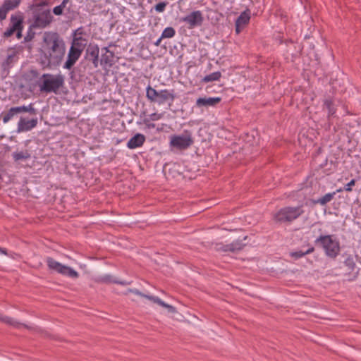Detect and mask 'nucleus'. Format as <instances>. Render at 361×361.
Masks as SVG:
<instances>
[{
	"instance_id": "obj_41",
	"label": "nucleus",
	"mask_w": 361,
	"mask_h": 361,
	"mask_svg": "<svg viewBox=\"0 0 361 361\" xmlns=\"http://www.w3.org/2000/svg\"><path fill=\"white\" fill-rule=\"evenodd\" d=\"M143 122L149 128H155V124L153 123H150L148 118H145Z\"/></svg>"
},
{
	"instance_id": "obj_8",
	"label": "nucleus",
	"mask_w": 361,
	"mask_h": 361,
	"mask_svg": "<svg viewBox=\"0 0 361 361\" xmlns=\"http://www.w3.org/2000/svg\"><path fill=\"white\" fill-rule=\"evenodd\" d=\"M23 14L20 11H18L15 14L11 15L9 25L4 32V37H10L16 33V37L18 39H21L23 37L22 32L23 30Z\"/></svg>"
},
{
	"instance_id": "obj_6",
	"label": "nucleus",
	"mask_w": 361,
	"mask_h": 361,
	"mask_svg": "<svg viewBox=\"0 0 361 361\" xmlns=\"http://www.w3.org/2000/svg\"><path fill=\"white\" fill-rule=\"evenodd\" d=\"M27 112L29 115H37L38 114V111L34 107V104L30 103L27 106H12L8 110L3 111L0 114V120L4 123H7L13 118H17L20 114Z\"/></svg>"
},
{
	"instance_id": "obj_33",
	"label": "nucleus",
	"mask_w": 361,
	"mask_h": 361,
	"mask_svg": "<svg viewBox=\"0 0 361 361\" xmlns=\"http://www.w3.org/2000/svg\"><path fill=\"white\" fill-rule=\"evenodd\" d=\"M128 293H134L137 295H139L142 298H147L149 300H151V298H154V295H147V294H145L142 292H140L139 290L137 289H128L127 290V293L126 294H127Z\"/></svg>"
},
{
	"instance_id": "obj_21",
	"label": "nucleus",
	"mask_w": 361,
	"mask_h": 361,
	"mask_svg": "<svg viewBox=\"0 0 361 361\" xmlns=\"http://www.w3.org/2000/svg\"><path fill=\"white\" fill-rule=\"evenodd\" d=\"M114 53H102L99 63L102 66H111L114 62Z\"/></svg>"
},
{
	"instance_id": "obj_42",
	"label": "nucleus",
	"mask_w": 361,
	"mask_h": 361,
	"mask_svg": "<svg viewBox=\"0 0 361 361\" xmlns=\"http://www.w3.org/2000/svg\"><path fill=\"white\" fill-rule=\"evenodd\" d=\"M114 283H116V284H120V285H123V286H126V285H130V282H127V281H114Z\"/></svg>"
},
{
	"instance_id": "obj_14",
	"label": "nucleus",
	"mask_w": 361,
	"mask_h": 361,
	"mask_svg": "<svg viewBox=\"0 0 361 361\" xmlns=\"http://www.w3.org/2000/svg\"><path fill=\"white\" fill-rule=\"evenodd\" d=\"M82 54L79 49L71 47L67 55V59L63 67L65 69L71 70Z\"/></svg>"
},
{
	"instance_id": "obj_7",
	"label": "nucleus",
	"mask_w": 361,
	"mask_h": 361,
	"mask_svg": "<svg viewBox=\"0 0 361 361\" xmlns=\"http://www.w3.org/2000/svg\"><path fill=\"white\" fill-rule=\"evenodd\" d=\"M302 205L285 207L280 209L274 215V220L279 223L292 222L304 213Z\"/></svg>"
},
{
	"instance_id": "obj_43",
	"label": "nucleus",
	"mask_w": 361,
	"mask_h": 361,
	"mask_svg": "<svg viewBox=\"0 0 361 361\" xmlns=\"http://www.w3.org/2000/svg\"><path fill=\"white\" fill-rule=\"evenodd\" d=\"M113 44L112 43H111L109 47H103L102 48V53H110V52H112L111 51L109 50V47H111Z\"/></svg>"
},
{
	"instance_id": "obj_1",
	"label": "nucleus",
	"mask_w": 361,
	"mask_h": 361,
	"mask_svg": "<svg viewBox=\"0 0 361 361\" xmlns=\"http://www.w3.org/2000/svg\"><path fill=\"white\" fill-rule=\"evenodd\" d=\"M66 43L57 32H45L39 49V63L43 69L59 66L66 54Z\"/></svg>"
},
{
	"instance_id": "obj_26",
	"label": "nucleus",
	"mask_w": 361,
	"mask_h": 361,
	"mask_svg": "<svg viewBox=\"0 0 361 361\" xmlns=\"http://www.w3.org/2000/svg\"><path fill=\"white\" fill-rule=\"evenodd\" d=\"M221 77V73L220 71H216L214 73H212L209 75H205L202 79V82H209L212 81H218Z\"/></svg>"
},
{
	"instance_id": "obj_30",
	"label": "nucleus",
	"mask_w": 361,
	"mask_h": 361,
	"mask_svg": "<svg viewBox=\"0 0 361 361\" xmlns=\"http://www.w3.org/2000/svg\"><path fill=\"white\" fill-rule=\"evenodd\" d=\"M70 0H63L61 4L59 6H55L53 8V13L56 16H61L63 14V9L66 7V4Z\"/></svg>"
},
{
	"instance_id": "obj_20",
	"label": "nucleus",
	"mask_w": 361,
	"mask_h": 361,
	"mask_svg": "<svg viewBox=\"0 0 361 361\" xmlns=\"http://www.w3.org/2000/svg\"><path fill=\"white\" fill-rule=\"evenodd\" d=\"M247 239V236H245L243 240L238 239L229 243L230 252H236L241 251L246 246V243L243 241Z\"/></svg>"
},
{
	"instance_id": "obj_36",
	"label": "nucleus",
	"mask_w": 361,
	"mask_h": 361,
	"mask_svg": "<svg viewBox=\"0 0 361 361\" xmlns=\"http://www.w3.org/2000/svg\"><path fill=\"white\" fill-rule=\"evenodd\" d=\"M169 3L167 1H161L157 4L154 8L158 13H162L165 11Z\"/></svg>"
},
{
	"instance_id": "obj_13",
	"label": "nucleus",
	"mask_w": 361,
	"mask_h": 361,
	"mask_svg": "<svg viewBox=\"0 0 361 361\" xmlns=\"http://www.w3.org/2000/svg\"><path fill=\"white\" fill-rule=\"evenodd\" d=\"M99 48L96 44L90 43L86 49L85 59L90 61H92L94 68H97L99 66Z\"/></svg>"
},
{
	"instance_id": "obj_11",
	"label": "nucleus",
	"mask_w": 361,
	"mask_h": 361,
	"mask_svg": "<svg viewBox=\"0 0 361 361\" xmlns=\"http://www.w3.org/2000/svg\"><path fill=\"white\" fill-rule=\"evenodd\" d=\"M30 118L26 116H20L18 122L17 132H27L35 128L38 123L37 115H30Z\"/></svg>"
},
{
	"instance_id": "obj_48",
	"label": "nucleus",
	"mask_w": 361,
	"mask_h": 361,
	"mask_svg": "<svg viewBox=\"0 0 361 361\" xmlns=\"http://www.w3.org/2000/svg\"><path fill=\"white\" fill-rule=\"evenodd\" d=\"M326 164H327V159H326L324 164L326 165Z\"/></svg>"
},
{
	"instance_id": "obj_17",
	"label": "nucleus",
	"mask_w": 361,
	"mask_h": 361,
	"mask_svg": "<svg viewBox=\"0 0 361 361\" xmlns=\"http://www.w3.org/2000/svg\"><path fill=\"white\" fill-rule=\"evenodd\" d=\"M145 136L141 133H137L133 136L127 142V147L130 149H135L142 147L145 142Z\"/></svg>"
},
{
	"instance_id": "obj_40",
	"label": "nucleus",
	"mask_w": 361,
	"mask_h": 361,
	"mask_svg": "<svg viewBox=\"0 0 361 361\" xmlns=\"http://www.w3.org/2000/svg\"><path fill=\"white\" fill-rule=\"evenodd\" d=\"M84 32H83V29L82 27L78 28L77 30H75L73 34V36H82V35H84Z\"/></svg>"
},
{
	"instance_id": "obj_37",
	"label": "nucleus",
	"mask_w": 361,
	"mask_h": 361,
	"mask_svg": "<svg viewBox=\"0 0 361 361\" xmlns=\"http://www.w3.org/2000/svg\"><path fill=\"white\" fill-rule=\"evenodd\" d=\"M28 76L30 79H37L39 76V73L37 69H31L28 71Z\"/></svg>"
},
{
	"instance_id": "obj_9",
	"label": "nucleus",
	"mask_w": 361,
	"mask_h": 361,
	"mask_svg": "<svg viewBox=\"0 0 361 361\" xmlns=\"http://www.w3.org/2000/svg\"><path fill=\"white\" fill-rule=\"evenodd\" d=\"M46 262L49 269L55 271L63 276H68L71 279H77L79 276V274L73 269L56 261L52 257H48Z\"/></svg>"
},
{
	"instance_id": "obj_4",
	"label": "nucleus",
	"mask_w": 361,
	"mask_h": 361,
	"mask_svg": "<svg viewBox=\"0 0 361 361\" xmlns=\"http://www.w3.org/2000/svg\"><path fill=\"white\" fill-rule=\"evenodd\" d=\"M146 98L152 104H157L159 105L164 104L166 102L171 105L175 100V91L174 90H161L157 91L150 85L146 87Z\"/></svg>"
},
{
	"instance_id": "obj_39",
	"label": "nucleus",
	"mask_w": 361,
	"mask_h": 361,
	"mask_svg": "<svg viewBox=\"0 0 361 361\" xmlns=\"http://www.w3.org/2000/svg\"><path fill=\"white\" fill-rule=\"evenodd\" d=\"M99 281L101 282L105 283H114V280L112 279L111 276L106 275V276L102 277Z\"/></svg>"
},
{
	"instance_id": "obj_28",
	"label": "nucleus",
	"mask_w": 361,
	"mask_h": 361,
	"mask_svg": "<svg viewBox=\"0 0 361 361\" xmlns=\"http://www.w3.org/2000/svg\"><path fill=\"white\" fill-rule=\"evenodd\" d=\"M151 301H152L153 302H154L163 307L168 309L170 312H175V311H176V309L173 306L166 304V302H164L163 300H161L159 298H158L157 296H154V298H151Z\"/></svg>"
},
{
	"instance_id": "obj_32",
	"label": "nucleus",
	"mask_w": 361,
	"mask_h": 361,
	"mask_svg": "<svg viewBox=\"0 0 361 361\" xmlns=\"http://www.w3.org/2000/svg\"><path fill=\"white\" fill-rule=\"evenodd\" d=\"M34 28L37 27H32V23L29 26L26 35L24 37V42H29L32 41L35 37V32L33 30Z\"/></svg>"
},
{
	"instance_id": "obj_35",
	"label": "nucleus",
	"mask_w": 361,
	"mask_h": 361,
	"mask_svg": "<svg viewBox=\"0 0 361 361\" xmlns=\"http://www.w3.org/2000/svg\"><path fill=\"white\" fill-rule=\"evenodd\" d=\"M229 244H224L222 243H218L215 244V250L216 251H221V252H230V247H228Z\"/></svg>"
},
{
	"instance_id": "obj_19",
	"label": "nucleus",
	"mask_w": 361,
	"mask_h": 361,
	"mask_svg": "<svg viewBox=\"0 0 361 361\" xmlns=\"http://www.w3.org/2000/svg\"><path fill=\"white\" fill-rule=\"evenodd\" d=\"M87 44V39L82 36H73L71 47L83 51Z\"/></svg>"
},
{
	"instance_id": "obj_34",
	"label": "nucleus",
	"mask_w": 361,
	"mask_h": 361,
	"mask_svg": "<svg viewBox=\"0 0 361 361\" xmlns=\"http://www.w3.org/2000/svg\"><path fill=\"white\" fill-rule=\"evenodd\" d=\"M355 183H356V180L355 179H352L349 183H348L343 188V189L342 188H339L336 190L337 192H342L343 190H345L346 192H351L353 190L352 189V187L354 186L355 185Z\"/></svg>"
},
{
	"instance_id": "obj_10",
	"label": "nucleus",
	"mask_w": 361,
	"mask_h": 361,
	"mask_svg": "<svg viewBox=\"0 0 361 361\" xmlns=\"http://www.w3.org/2000/svg\"><path fill=\"white\" fill-rule=\"evenodd\" d=\"M191 132L185 130L182 135H173L171 137L170 146L177 149H186L193 144Z\"/></svg>"
},
{
	"instance_id": "obj_18",
	"label": "nucleus",
	"mask_w": 361,
	"mask_h": 361,
	"mask_svg": "<svg viewBox=\"0 0 361 361\" xmlns=\"http://www.w3.org/2000/svg\"><path fill=\"white\" fill-rule=\"evenodd\" d=\"M221 101V97H200L196 101V105L199 107L201 106H215Z\"/></svg>"
},
{
	"instance_id": "obj_25",
	"label": "nucleus",
	"mask_w": 361,
	"mask_h": 361,
	"mask_svg": "<svg viewBox=\"0 0 361 361\" xmlns=\"http://www.w3.org/2000/svg\"><path fill=\"white\" fill-rule=\"evenodd\" d=\"M324 106L328 109V118L334 116L336 112V109L334 107V101L332 99H326L324 101Z\"/></svg>"
},
{
	"instance_id": "obj_3",
	"label": "nucleus",
	"mask_w": 361,
	"mask_h": 361,
	"mask_svg": "<svg viewBox=\"0 0 361 361\" xmlns=\"http://www.w3.org/2000/svg\"><path fill=\"white\" fill-rule=\"evenodd\" d=\"M48 4L46 1H42L39 4L32 6L33 13L32 27L43 29L49 26L53 21L54 17L49 8H44Z\"/></svg>"
},
{
	"instance_id": "obj_38",
	"label": "nucleus",
	"mask_w": 361,
	"mask_h": 361,
	"mask_svg": "<svg viewBox=\"0 0 361 361\" xmlns=\"http://www.w3.org/2000/svg\"><path fill=\"white\" fill-rule=\"evenodd\" d=\"M7 13H8L7 10L4 7V6L2 4L0 6V20L6 19Z\"/></svg>"
},
{
	"instance_id": "obj_46",
	"label": "nucleus",
	"mask_w": 361,
	"mask_h": 361,
	"mask_svg": "<svg viewBox=\"0 0 361 361\" xmlns=\"http://www.w3.org/2000/svg\"><path fill=\"white\" fill-rule=\"evenodd\" d=\"M163 38H161V37L154 42V45L155 46H159L160 44H161V42Z\"/></svg>"
},
{
	"instance_id": "obj_2",
	"label": "nucleus",
	"mask_w": 361,
	"mask_h": 361,
	"mask_svg": "<svg viewBox=\"0 0 361 361\" xmlns=\"http://www.w3.org/2000/svg\"><path fill=\"white\" fill-rule=\"evenodd\" d=\"M314 243L317 247L324 250L329 258L334 259L340 254V242L334 235H320Z\"/></svg>"
},
{
	"instance_id": "obj_47",
	"label": "nucleus",
	"mask_w": 361,
	"mask_h": 361,
	"mask_svg": "<svg viewBox=\"0 0 361 361\" xmlns=\"http://www.w3.org/2000/svg\"><path fill=\"white\" fill-rule=\"evenodd\" d=\"M324 164H320V167H321V168H323V167H324Z\"/></svg>"
},
{
	"instance_id": "obj_45",
	"label": "nucleus",
	"mask_w": 361,
	"mask_h": 361,
	"mask_svg": "<svg viewBox=\"0 0 361 361\" xmlns=\"http://www.w3.org/2000/svg\"><path fill=\"white\" fill-rule=\"evenodd\" d=\"M0 253L5 255H8L7 250L6 248L1 247H0Z\"/></svg>"
},
{
	"instance_id": "obj_12",
	"label": "nucleus",
	"mask_w": 361,
	"mask_h": 361,
	"mask_svg": "<svg viewBox=\"0 0 361 361\" xmlns=\"http://www.w3.org/2000/svg\"><path fill=\"white\" fill-rule=\"evenodd\" d=\"M182 21L187 25L189 29H192L200 26L204 21V18L200 11H195L183 17Z\"/></svg>"
},
{
	"instance_id": "obj_29",
	"label": "nucleus",
	"mask_w": 361,
	"mask_h": 361,
	"mask_svg": "<svg viewBox=\"0 0 361 361\" xmlns=\"http://www.w3.org/2000/svg\"><path fill=\"white\" fill-rule=\"evenodd\" d=\"M20 3V0H5L3 5L8 12L11 10H13L17 8Z\"/></svg>"
},
{
	"instance_id": "obj_22",
	"label": "nucleus",
	"mask_w": 361,
	"mask_h": 361,
	"mask_svg": "<svg viewBox=\"0 0 361 361\" xmlns=\"http://www.w3.org/2000/svg\"><path fill=\"white\" fill-rule=\"evenodd\" d=\"M344 264L350 270V274H353L354 277H356L358 274L359 269L355 270L356 264L352 255H349L344 261Z\"/></svg>"
},
{
	"instance_id": "obj_44",
	"label": "nucleus",
	"mask_w": 361,
	"mask_h": 361,
	"mask_svg": "<svg viewBox=\"0 0 361 361\" xmlns=\"http://www.w3.org/2000/svg\"><path fill=\"white\" fill-rule=\"evenodd\" d=\"M150 117H151V119L152 121H155V120H158L160 118V116H158L157 114L154 113L150 115Z\"/></svg>"
},
{
	"instance_id": "obj_23",
	"label": "nucleus",
	"mask_w": 361,
	"mask_h": 361,
	"mask_svg": "<svg viewBox=\"0 0 361 361\" xmlns=\"http://www.w3.org/2000/svg\"><path fill=\"white\" fill-rule=\"evenodd\" d=\"M336 192L327 193L317 200H311V202H312L313 204H319L321 205H325L334 199Z\"/></svg>"
},
{
	"instance_id": "obj_31",
	"label": "nucleus",
	"mask_w": 361,
	"mask_h": 361,
	"mask_svg": "<svg viewBox=\"0 0 361 361\" xmlns=\"http://www.w3.org/2000/svg\"><path fill=\"white\" fill-rule=\"evenodd\" d=\"M176 35V30L172 27H166L161 35V38H172Z\"/></svg>"
},
{
	"instance_id": "obj_24",
	"label": "nucleus",
	"mask_w": 361,
	"mask_h": 361,
	"mask_svg": "<svg viewBox=\"0 0 361 361\" xmlns=\"http://www.w3.org/2000/svg\"><path fill=\"white\" fill-rule=\"evenodd\" d=\"M308 246H309L308 249L305 251L298 250V251L292 252L290 255V257H292L295 259H298L304 257L306 255L311 254V253L314 252V251L315 250L314 247L312 245H310V244H308Z\"/></svg>"
},
{
	"instance_id": "obj_16",
	"label": "nucleus",
	"mask_w": 361,
	"mask_h": 361,
	"mask_svg": "<svg viewBox=\"0 0 361 361\" xmlns=\"http://www.w3.org/2000/svg\"><path fill=\"white\" fill-rule=\"evenodd\" d=\"M18 61V56L15 52L8 54L6 59L1 63V75L6 78L9 73L10 69L14 66L15 63Z\"/></svg>"
},
{
	"instance_id": "obj_27",
	"label": "nucleus",
	"mask_w": 361,
	"mask_h": 361,
	"mask_svg": "<svg viewBox=\"0 0 361 361\" xmlns=\"http://www.w3.org/2000/svg\"><path fill=\"white\" fill-rule=\"evenodd\" d=\"M13 159L15 161L20 160H26L30 157V153L27 151L15 152L12 154Z\"/></svg>"
},
{
	"instance_id": "obj_15",
	"label": "nucleus",
	"mask_w": 361,
	"mask_h": 361,
	"mask_svg": "<svg viewBox=\"0 0 361 361\" xmlns=\"http://www.w3.org/2000/svg\"><path fill=\"white\" fill-rule=\"evenodd\" d=\"M251 16V11L249 8H246L240 15L238 17L235 23V30L237 34H239L242 30L250 22Z\"/></svg>"
},
{
	"instance_id": "obj_5",
	"label": "nucleus",
	"mask_w": 361,
	"mask_h": 361,
	"mask_svg": "<svg viewBox=\"0 0 361 361\" xmlns=\"http://www.w3.org/2000/svg\"><path fill=\"white\" fill-rule=\"evenodd\" d=\"M63 83L64 78L63 75L60 74L54 75L50 73H44L40 78L39 86L42 92L56 93L63 85Z\"/></svg>"
}]
</instances>
